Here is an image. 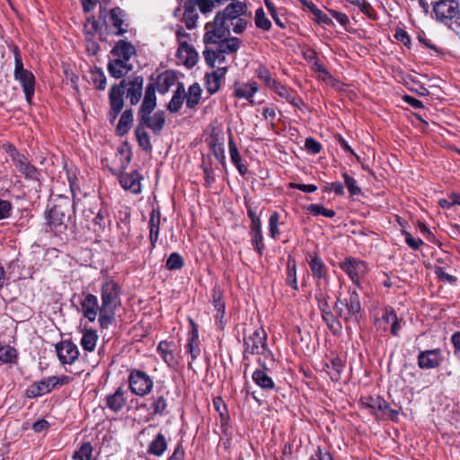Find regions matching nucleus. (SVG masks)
<instances>
[{"mask_svg": "<svg viewBox=\"0 0 460 460\" xmlns=\"http://www.w3.org/2000/svg\"><path fill=\"white\" fill-rule=\"evenodd\" d=\"M155 91L156 87L154 83L147 84L143 102L137 111V119L139 125H142L145 128H150L155 135L158 136L165 125V113L159 110L151 116L156 107Z\"/></svg>", "mask_w": 460, "mask_h": 460, "instance_id": "f257e3e1", "label": "nucleus"}, {"mask_svg": "<svg viewBox=\"0 0 460 460\" xmlns=\"http://www.w3.org/2000/svg\"><path fill=\"white\" fill-rule=\"evenodd\" d=\"M73 214L74 202L66 196H56L52 199V206L46 215L49 231L54 232L56 234L64 233Z\"/></svg>", "mask_w": 460, "mask_h": 460, "instance_id": "f03ea898", "label": "nucleus"}, {"mask_svg": "<svg viewBox=\"0 0 460 460\" xmlns=\"http://www.w3.org/2000/svg\"><path fill=\"white\" fill-rule=\"evenodd\" d=\"M333 309L337 316L346 323L350 321L358 323L361 317V305L358 292L355 290L349 292V298H337Z\"/></svg>", "mask_w": 460, "mask_h": 460, "instance_id": "7ed1b4c3", "label": "nucleus"}, {"mask_svg": "<svg viewBox=\"0 0 460 460\" xmlns=\"http://www.w3.org/2000/svg\"><path fill=\"white\" fill-rule=\"evenodd\" d=\"M14 55V78L22 86L26 101L31 103L34 94L35 78L31 72L23 68L22 59L17 47L13 49Z\"/></svg>", "mask_w": 460, "mask_h": 460, "instance_id": "20e7f679", "label": "nucleus"}, {"mask_svg": "<svg viewBox=\"0 0 460 460\" xmlns=\"http://www.w3.org/2000/svg\"><path fill=\"white\" fill-rule=\"evenodd\" d=\"M206 33L204 35V42L206 45L216 44L229 36V25L226 21L222 19L221 13H217L212 22L206 24Z\"/></svg>", "mask_w": 460, "mask_h": 460, "instance_id": "39448f33", "label": "nucleus"}, {"mask_svg": "<svg viewBox=\"0 0 460 460\" xmlns=\"http://www.w3.org/2000/svg\"><path fill=\"white\" fill-rule=\"evenodd\" d=\"M123 93L127 95L132 106L137 105L143 95L144 78L142 75H134L122 79L117 84Z\"/></svg>", "mask_w": 460, "mask_h": 460, "instance_id": "423d86ee", "label": "nucleus"}, {"mask_svg": "<svg viewBox=\"0 0 460 460\" xmlns=\"http://www.w3.org/2000/svg\"><path fill=\"white\" fill-rule=\"evenodd\" d=\"M128 384L131 392L142 397L150 394L154 385L152 378L144 371L137 369L130 372Z\"/></svg>", "mask_w": 460, "mask_h": 460, "instance_id": "0eeeda50", "label": "nucleus"}, {"mask_svg": "<svg viewBox=\"0 0 460 460\" xmlns=\"http://www.w3.org/2000/svg\"><path fill=\"white\" fill-rule=\"evenodd\" d=\"M119 305V285L109 280L103 283L102 288V306L104 310H115Z\"/></svg>", "mask_w": 460, "mask_h": 460, "instance_id": "6e6552de", "label": "nucleus"}, {"mask_svg": "<svg viewBox=\"0 0 460 460\" xmlns=\"http://www.w3.org/2000/svg\"><path fill=\"white\" fill-rule=\"evenodd\" d=\"M433 12L437 20L440 22L452 20L459 13L458 2L456 0H439L434 4Z\"/></svg>", "mask_w": 460, "mask_h": 460, "instance_id": "1a4fd4ad", "label": "nucleus"}, {"mask_svg": "<svg viewBox=\"0 0 460 460\" xmlns=\"http://www.w3.org/2000/svg\"><path fill=\"white\" fill-rule=\"evenodd\" d=\"M12 161L19 172L24 175L27 180L38 181L40 172L29 159L18 152L12 154Z\"/></svg>", "mask_w": 460, "mask_h": 460, "instance_id": "9d476101", "label": "nucleus"}, {"mask_svg": "<svg viewBox=\"0 0 460 460\" xmlns=\"http://www.w3.org/2000/svg\"><path fill=\"white\" fill-rule=\"evenodd\" d=\"M56 350L61 364H73L79 356L77 346L70 340L62 341L56 344Z\"/></svg>", "mask_w": 460, "mask_h": 460, "instance_id": "9b49d317", "label": "nucleus"}, {"mask_svg": "<svg viewBox=\"0 0 460 460\" xmlns=\"http://www.w3.org/2000/svg\"><path fill=\"white\" fill-rule=\"evenodd\" d=\"M368 407L376 419H384L388 416L392 420H396L398 411L390 407L389 403L381 397L370 398Z\"/></svg>", "mask_w": 460, "mask_h": 460, "instance_id": "f8f14e48", "label": "nucleus"}, {"mask_svg": "<svg viewBox=\"0 0 460 460\" xmlns=\"http://www.w3.org/2000/svg\"><path fill=\"white\" fill-rule=\"evenodd\" d=\"M340 267L356 284L358 283L360 277L367 271V266L364 261L351 257L346 258L345 261L341 263Z\"/></svg>", "mask_w": 460, "mask_h": 460, "instance_id": "ddd939ff", "label": "nucleus"}, {"mask_svg": "<svg viewBox=\"0 0 460 460\" xmlns=\"http://www.w3.org/2000/svg\"><path fill=\"white\" fill-rule=\"evenodd\" d=\"M442 361V352L439 349L423 350L418 355V366L421 369L436 368Z\"/></svg>", "mask_w": 460, "mask_h": 460, "instance_id": "4468645a", "label": "nucleus"}, {"mask_svg": "<svg viewBox=\"0 0 460 460\" xmlns=\"http://www.w3.org/2000/svg\"><path fill=\"white\" fill-rule=\"evenodd\" d=\"M261 80H262L264 84L272 90L275 93L279 95L281 98L290 102V93L288 88L277 81L276 78L272 77L271 74L267 68H262L261 66Z\"/></svg>", "mask_w": 460, "mask_h": 460, "instance_id": "2eb2a0df", "label": "nucleus"}, {"mask_svg": "<svg viewBox=\"0 0 460 460\" xmlns=\"http://www.w3.org/2000/svg\"><path fill=\"white\" fill-rule=\"evenodd\" d=\"M58 380L56 376H49L43 378L40 381L31 385L26 391L29 398L39 397L42 394L49 393L54 387L57 386Z\"/></svg>", "mask_w": 460, "mask_h": 460, "instance_id": "dca6fc26", "label": "nucleus"}, {"mask_svg": "<svg viewBox=\"0 0 460 460\" xmlns=\"http://www.w3.org/2000/svg\"><path fill=\"white\" fill-rule=\"evenodd\" d=\"M81 306L84 316L90 322H94L101 308L97 296L93 294H87L81 301Z\"/></svg>", "mask_w": 460, "mask_h": 460, "instance_id": "f3484780", "label": "nucleus"}, {"mask_svg": "<svg viewBox=\"0 0 460 460\" xmlns=\"http://www.w3.org/2000/svg\"><path fill=\"white\" fill-rule=\"evenodd\" d=\"M107 69L111 76L119 79L133 69V65L123 59L114 58L109 61Z\"/></svg>", "mask_w": 460, "mask_h": 460, "instance_id": "a211bd4d", "label": "nucleus"}, {"mask_svg": "<svg viewBox=\"0 0 460 460\" xmlns=\"http://www.w3.org/2000/svg\"><path fill=\"white\" fill-rule=\"evenodd\" d=\"M142 177L137 171L129 173H121L119 175V183L123 189L130 190L132 193H139L141 191Z\"/></svg>", "mask_w": 460, "mask_h": 460, "instance_id": "6ab92c4d", "label": "nucleus"}, {"mask_svg": "<svg viewBox=\"0 0 460 460\" xmlns=\"http://www.w3.org/2000/svg\"><path fill=\"white\" fill-rule=\"evenodd\" d=\"M111 54L113 55L115 58L129 62L131 57L136 55V49L130 42L120 40L112 48Z\"/></svg>", "mask_w": 460, "mask_h": 460, "instance_id": "aec40b11", "label": "nucleus"}, {"mask_svg": "<svg viewBox=\"0 0 460 460\" xmlns=\"http://www.w3.org/2000/svg\"><path fill=\"white\" fill-rule=\"evenodd\" d=\"M259 336V332L255 331L252 335H251L249 338L244 339V354H243V360H244V375L247 373V367H249L250 357L251 356H256L258 354V341L257 337Z\"/></svg>", "mask_w": 460, "mask_h": 460, "instance_id": "412c9836", "label": "nucleus"}, {"mask_svg": "<svg viewBox=\"0 0 460 460\" xmlns=\"http://www.w3.org/2000/svg\"><path fill=\"white\" fill-rule=\"evenodd\" d=\"M127 398L122 388L119 387L114 394L106 396V407L118 412L126 405Z\"/></svg>", "mask_w": 460, "mask_h": 460, "instance_id": "4be33fe9", "label": "nucleus"}, {"mask_svg": "<svg viewBox=\"0 0 460 460\" xmlns=\"http://www.w3.org/2000/svg\"><path fill=\"white\" fill-rule=\"evenodd\" d=\"M226 72V66H218L217 70L207 74V90L209 93H215L220 87L221 79L224 77Z\"/></svg>", "mask_w": 460, "mask_h": 460, "instance_id": "5701e85b", "label": "nucleus"}, {"mask_svg": "<svg viewBox=\"0 0 460 460\" xmlns=\"http://www.w3.org/2000/svg\"><path fill=\"white\" fill-rule=\"evenodd\" d=\"M178 57L188 66H193L198 60V54L195 49L188 44L187 41H181L178 48Z\"/></svg>", "mask_w": 460, "mask_h": 460, "instance_id": "b1692460", "label": "nucleus"}, {"mask_svg": "<svg viewBox=\"0 0 460 460\" xmlns=\"http://www.w3.org/2000/svg\"><path fill=\"white\" fill-rule=\"evenodd\" d=\"M123 92L119 89L117 84L111 85L109 93V102L111 109L114 113H120L124 107Z\"/></svg>", "mask_w": 460, "mask_h": 460, "instance_id": "393cba45", "label": "nucleus"}, {"mask_svg": "<svg viewBox=\"0 0 460 460\" xmlns=\"http://www.w3.org/2000/svg\"><path fill=\"white\" fill-rule=\"evenodd\" d=\"M245 4L236 1L229 4L224 11L218 12L217 13H221L222 19L225 21H232L239 18L241 14H243L245 13Z\"/></svg>", "mask_w": 460, "mask_h": 460, "instance_id": "a878e982", "label": "nucleus"}, {"mask_svg": "<svg viewBox=\"0 0 460 460\" xmlns=\"http://www.w3.org/2000/svg\"><path fill=\"white\" fill-rule=\"evenodd\" d=\"M199 18V14L197 13V7L195 6V3L189 0L185 3L184 5V13L182 21L185 23L187 29L191 30L196 27V22Z\"/></svg>", "mask_w": 460, "mask_h": 460, "instance_id": "bb28decb", "label": "nucleus"}, {"mask_svg": "<svg viewBox=\"0 0 460 460\" xmlns=\"http://www.w3.org/2000/svg\"><path fill=\"white\" fill-rule=\"evenodd\" d=\"M149 226V237L152 247L155 246V243L158 240L159 236V227H160V211L159 209L154 208L150 213V218L148 222Z\"/></svg>", "mask_w": 460, "mask_h": 460, "instance_id": "cd10ccee", "label": "nucleus"}, {"mask_svg": "<svg viewBox=\"0 0 460 460\" xmlns=\"http://www.w3.org/2000/svg\"><path fill=\"white\" fill-rule=\"evenodd\" d=\"M133 124V111L131 109L125 110L119 120V123L116 128L117 135L122 137L126 135L130 129Z\"/></svg>", "mask_w": 460, "mask_h": 460, "instance_id": "c85d7f7f", "label": "nucleus"}, {"mask_svg": "<svg viewBox=\"0 0 460 460\" xmlns=\"http://www.w3.org/2000/svg\"><path fill=\"white\" fill-rule=\"evenodd\" d=\"M185 99V89L181 83L178 84L176 91L174 92L171 101L168 103L167 109L170 112H177L182 106Z\"/></svg>", "mask_w": 460, "mask_h": 460, "instance_id": "c756f323", "label": "nucleus"}, {"mask_svg": "<svg viewBox=\"0 0 460 460\" xmlns=\"http://www.w3.org/2000/svg\"><path fill=\"white\" fill-rule=\"evenodd\" d=\"M167 448V441L162 433H158L148 446L147 452L151 455L161 456Z\"/></svg>", "mask_w": 460, "mask_h": 460, "instance_id": "7c9ffc66", "label": "nucleus"}, {"mask_svg": "<svg viewBox=\"0 0 460 460\" xmlns=\"http://www.w3.org/2000/svg\"><path fill=\"white\" fill-rule=\"evenodd\" d=\"M323 322L328 326L329 330L333 335L339 336L342 331V325L340 320H338L337 314L335 315L332 311L322 314Z\"/></svg>", "mask_w": 460, "mask_h": 460, "instance_id": "2f4dec72", "label": "nucleus"}, {"mask_svg": "<svg viewBox=\"0 0 460 460\" xmlns=\"http://www.w3.org/2000/svg\"><path fill=\"white\" fill-rule=\"evenodd\" d=\"M246 207L248 208V215L252 219V245L254 250L259 252V217L256 215V211L249 205L247 200Z\"/></svg>", "mask_w": 460, "mask_h": 460, "instance_id": "473e14b6", "label": "nucleus"}, {"mask_svg": "<svg viewBox=\"0 0 460 460\" xmlns=\"http://www.w3.org/2000/svg\"><path fill=\"white\" fill-rule=\"evenodd\" d=\"M190 323L192 325V330L190 333V337L189 339L186 348H187V350L190 353L192 360H195L199 354V341L198 339L197 325L193 321H190Z\"/></svg>", "mask_w": 460, "mask_h": 460, "instance_id": "72a5a7b5", "label": "nucleus"}, {"mask_svg": "<svg viewBox=\"0 0 460 460\" xmlns=\"http://www.w3.org/2000/svg\"><path fill=\"white\" fill-rule=\"evenodd\" d=\"M219 52L225 54H232L235 52L240 47V40L238 38H226L219 42L216 43Z\"/></svg>", "mask_w": 460, "mask_h": 460, "instance_id": "f704fd0d", "label": "nucleus"}, {"mask_svg": "<svg viewBox=\"0 0 460 460\" xmlns=\"http://www.w3.org/2000/svg\"><path fill=\"white\" fill-rule=\"evenodd\" d=\"M168 403L164 395H157L152 397L151 408L154 415L164 416L168 413Z\"/></svg>", "mask_w": 460, "mask_h": 460, "instance_id": "c9c22d12", "label": "nucleus"}, {"mask_svg": "<svg viewBox=\"0 0 460 460\" xmlns=\"http://www.w3.org/2000/svg\"><path fill=\"white\" fill-rule=\"evenodd\" d=\"M98 335L93 330L85 329L81 339V345L84 350L93 351L96 346Z\"/></svg>", "mask_w": 460, "mask_h": 460, "instance_id": "e433bc0d", "label": "nucleus"}, {"mask_svg": "<svg viewBox=\"0 0 460 460\" xmlns=\"http://www.w3.org/2000/svg\"><path fill=\"white\" fill-rule=\"evenodd\" d=\"M135 131L139 146L146 152H150L152 150V144L150 142L149 135L146 131V128H143L142 125L137 124Z\"/></svg>", "mask_w": 460, "mask_h": 460, "instance_id": "4c0bfd02", "label": "nucleus"}, {"mask_svg": "<svg viewBox=\"0 0 460 460\" xmlns=\"http://www.w3.org/2000/svg\"><path fill=\"white\" fill-rule=\"evenodd\" d=\"M201 95V89L198 84H193L189 87L188 95H186V104L189 108H195Z\"/></svg>", "mask_w": 460, "mask_h": 460, "instance_id": "58836bf2", "label": "nucleus"}, {"mask_svg": "<svg viewBox=\"0 0 460 460\" xmlns=\"http://www.w3.org/2000/svg\"><path fill=\"white\" fill-rule=\"evenodd\" d=\"M124 12L119 7H115L111 10V20L112 25L118 29L116 35H123L127 30L122 28Z\"/></svg>", "mask_w": 460, "mask_h": 460, "instance_id": "ea45409f", "label": "nucleus"}, {"mask_svg": "<svg viewBox=\"0 0 460 460\" xmlns=\"http://www.w3.org/2000/svg\"><path fill=\"white\" fill-rule=\"evenodd\" d=\"M91 80L96 89L103 91L106 88L107 79L101 68L94 67V69L91 71Z\"/></svg>", "mask_w": 460, "mask_h": 460, "instance_id": "a19ab883", "label": "nucleus"}, {"mask_svg": "<svg viewBox=\"0 0 460 460\" xmlns=\"http://www.w3.org/2000/svg\"><path fill=\"white\" fill-rule=\"evenodd\" d=\"M228 145H229V153L230 157L234 164L237 167L238 171L243 174L244 170L243 165L241 164V156L239 155L238 149L234 142L233 137L230 135L228 139Z\"/></svg>", "mask_w": 460, "mask_h": 460, "instance_id": "79ce46f5", "label": "nucleus"}, {"mask_svg": "<svg viewBox=\"0 0 460 460\" xmlns=\"http://www.w3.org/2000/svg\"><path fill=\"white\" fill-rule=\"evenodd\" d=\"M309 266L314 277L322 279L324 276L325 268L322 260L318 256L314 255L311 258L309 261Z\"/></svg>", "mask_w": 460, "mask_h": 460, "instance_id": "37998d69", "label": "nucleus"}, {"mask_svg": "<svg viewBox=\"0 0 460 460\" xmlns=\"http://www.w3.org/2000/svg\"><path fill=\"white\" fill-rule=\"evenodd\" d=\"M170 344L167 341H161L157 347V351L159 355L164 358V360L169 365L172 366L175 363L174 356L169 349Z\"/></svg>", "mask_w": 460, "mask_h": 460, "instance_id": "c03bdc74", "label": "nucleus"}, {"mask_svg": "<svg viewBox=\"0 0 460 460\" xmlns=\"http://www.w3.org/2000/svg\"><path fill=\"white\" fill-rule=\"evenodd\" d=\"M257 92L256 83L252 84H246L244 86L239 87L235 90V95L240 98L247 99L251 103H253L252 100L253 94Z\"/></svg>", "mask_w": 460, "mask_h": 460, "instance_id": "a18cd8bd", "label": "nucleus"}, {"mask_svg": "<svg viewBox=\"0 0 460 460\" xmlns=\"http://www.w3.org/2000/svg\"><path fill=\"white\" fill-rule=\"evenodd\" d=\"M17 358V351L14 348L7 345L0 347V361L4 363L14 362Z\"/></svg>", "mask_w": 460, "mask_h": 460, "instance_id": "49530a36", "label": "nucleus"}, {"mask_svg": "<svg viewBox=\"0 0 460 460\" xmlns=\"http://www.w3.org/2000/svg\"><path fill=\"white\" fill-rule=\"evenodd\" d=\"M212 301L216 310L217 311V317L223 318L225 314V303L222 301V293L219 289L215 288L212 294Z\"/></svg>", "mask_w": 460, "mask_h": 460, "instance_id": "de8ad7c7", "label": "nucleus"}, {"mask_svg": "<svg viewBox=\"0 0 460 460\" xmlns=\"http://www.w3.org/2000/svg\"><path fill=\"white\" fill-rule=\"evenodd\" d=\"M93 447L89 442L83 443L80 448L75 452L73 458L75 460H91Z\"/></svg>", "mask_w": 460, "mask_h": 460, "instance_id": "09e8293b", "label": "nucleus"}, {"mask_svg": "<svg viewBox=\"0 0 460 460\" xmlns=\"http://www.w3.org/2000/svg\"><path fill=\"white\" fill-rule=\"evenodd\" d=\"M270 368L266 364L261 363V389H274L275 384L271 377L267 374Z\"/></svg>", "mask_w": 460, "mask_h": 460, "instance_id": "8fccbe9b", "label": "nucleus"}, {"mask_svg": "<svg viewBox=\"0 0 460 460\" xmlns=\"http://www.w3.org/2000/svg\"><path fill=\"white\" fill-rule=\"evenodd\" d=\"M307 210L314 216H323L328 218H332L336 213L332 209L325 208L323 206L319 204H311Z\"/></svg>", "mask_w": 460, "mask_h": 460, "instance_id": "3c124183", "label": "nucleus"}, {"mask_svg": "<svg viewBox=\"0 0 460 460\" xmlns=\"http://www.w3.org/2000/svg\"><path fill=\"white\" fill-rule=\"evenodd\" d=\"M344 183L351 196H358L361 194V189L358 186L356 180L349 176L347 172L342 173Z\"/></svg>", "mask_w": 460, "mask_h": 460, "instance_id": "603ef678", "label": "nucleus"}, {"mask_svg": "<svg viewBox=\"0 0 460 460\" xmlns=\"http://www.w3.org/2000/svg\"><path fill=\"white\" fill-rule=\"evenodd\" d=\"M183 265V259L178 252L171 253L166 261V267L170 270H181Z\"/></svg>", "mask_w": 460, "mask_h": 460, "instance_id": "864d4df0", "label": "nucleus"}, {"mask_svg": "<svg viewBox=\"0 0 460 460\" xmlns=\"http://www.w3.org/2000/svg\"><path fill=\"white\" fill-rule=\"evenodd\" d=\"M213 406L215 410L218 412L220 419L222 420V425H224L225 422L228 420V413L226 403L220 397H217L213 401Z\"/></svg>", "mask_w": 460, "mask_h": 460, "instance_id": "5fc2aeb1", "label": "nucleus"}, {"mask_svg": "<svg viewBox=\"0 0 460 460\" xmlns=\"http://www.w3.org/2000/svg\"><path fill=\"white\" fill-rule=\"evenodd\" d=\"M279 214L275 211L271 213L269 218V231L272 238H277L279 235Z\"/></svg>", "mask_w": 460, "mask_h": 460, "instance_id": "6e6d98bb", "label": "nucleus"}, {"mask_svg": "<svg viewBox=\"0 0 460 460\" xmlns=\"http://www.w3.org/2000/svg\"><path fill=\"white\" fill-rule=\"evenodd\" d=\"M115 310H104V308H100V316L99 322L102 328H107L114 320Z\"/></svg>", "mask_w": 460, "mask_h": 460, "instance_id": "4d7b16f0", "label": "nucleus"}, {"mask_svg": "<svg viewBox=\"0 0 460 460\" xmlns=\"http://www.w3.org/2000/svg\"><path fill=\"white\" fill-rule=\"evenodd\" d=\"M191 2H194L195 6L199 7V11L204 14L212 12L217 3L214 0H191Z\"/></svg>", "mask_w": 460, "mask_h": 460, "instance_id": "13d9d810", "label": "nucleus"}, {"mask_svg": "<svg viewBox=\"0 0 460 460\" xmlns=\"http://www.w3.org/2000/svg\"><path fill=\"white\" fill-rule=\"evenodd\" d=\"M203 55L207 64L211 67H215V64L221 54L218 49L216 48L215 49H205Z\"/></svg>", "mask_w": 460, "mask_h": 460, "instance_id": "bf43d9fd", "label": "nucleus"}, {"mask_svg": "<svg viewBox=\"0 0 460 460\" xmlns=\"http://www.w3.org/2000/svg\"><path fill=\"white\" fill-rule=\"evenodd\" d=\"M287 282L294 289H297L296 276V265H295L294 261H288Z\"/></svg>", "mask_w": 460, "mask_h": 460, "instance_id": "052dcab7", "label": "nucleus"}, {"mask_svg": "<svg viewBox=\"0 0 460 460\" xmlns=\"http://www.w3.org/2000/svg\"><path fill=\"white\" fill-rule=\"evenodd\" d=\"M85 48L90 56H95L100 50L99 43L91 37H85Z\"/></svg>", "mask_w": 460, "mask_h": 460, "instance_id": "680f3d73", "label": "nucleus"}, {"mask_svg": "<svg viewBox=\"0 0 460 460\" xmlns=\"http://www.w3.org/2000/svg\"><path fill=\"white\" fill-rule=\"evenodd\" d=\"M99 23L95 20L88 19L84 25V33L85 37L93 38L96 32L98 31Z\"/></svg>", "mask_w": 460, "mask_h": 460, "instance_id": "e2e57ef3", "label": "nucleus"}, {"mask_svg": "<svg viewBox=\"0 0 460 460\" xmlns=\"http://www.w3.org/2000/svg\"><path fill=\"white\" fill-rule=\"evenodd\" d=\"M435 273L438 277V279L441 281H445L450 284H454L456 282L457 279L448 273H447L444 270V268L438 267L435 270Z\"/></svg>", "mask_w": 460, "mask_h": 460, "instance_id": "0e129e2a", "label": "nucleus"}, {"mask_svg": "<svg viewBox=\"0 0 460 460\" xmlns=\"http://www.w3.org/2000/svg\"><path fill=\"white\" fill-rule=\"evenodd\" d=\"M305 146L311 154L316 155L321 151V144L312 137L305 139Z\"/></svg>", "mask_w": 460, "mask_h": 460, "instance_id": "69168bd1", "label": "nucleus"}, {"mask_svg": "<svg viewBox=\"0 0 460 460\" xmlns=\"http://www.w3.org/2000/svg\"><path fill=\"white\" fill-rule=\"evenodd\" d=\"M328 12L343 27H346L349 23V19L347 14L333 9H328Z\"/></svg>", "mask_w": 460, "mask_h": 460, "instance_id": "338daca9", "label": "nucleus"}, {"mask_svg": "<svg viewBox=\"0 0 460 460\" xmlns=\"http://www.w3.org/2000/svg\"><path fill=\"white\" fill-rule=\"evenodd\" d=\"M403 235L405 237V243L413 250H418L421 244H423V241L420 238H414L410 233L403 232Z\"/></svg>", "mask_w": 460, "mask_h": 460, "instance_id": "774afa93", "label": "nucleus"}]
</instances>
